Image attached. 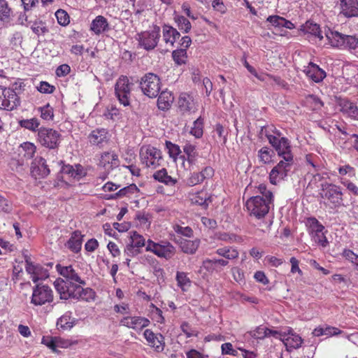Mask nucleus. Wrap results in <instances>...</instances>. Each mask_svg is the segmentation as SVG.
<instances>
[{
  "instance_id": "nucleus-2",
  "label": "nucleus",
  "mask_w": 358,
  "mask_h": 358,
  "mask_svg": "<svg viewBox=\"0 0 358 358\" xmlns=\"http://www.w3.org/2000/svg\"><path fill=\"white\" fill-rule=\"evenodd\" d=\"M325 35L333 47L350 50H355L358 47V38L354 36L345 35L330 29L325 33Z\"/></svg>"
},
{
  "instance_id": "nucleus-13",
  "label": "nucleus",
  "mask_w": 358,
  "mask_h": 358,
  "mask_svg": "<svg viewBox=\"0 0 358 358\" xmlns=\"http://www.w3.org/2000/svg\"><path fill=\"white\" fill-rule=\"evenodd\" d=\"M141 158L143 164L152 169L160 166L163 161L161 151L152 146L146 148L145 151L141 150Z\"/></svg>"
},
{
  "instance_id": "nucleus-18",
  "label": "nucleus",
  "mask_w": 358,
  "mask_h": 358,
  "mask_svg": "<svg viewBox=\"0 0 358 358\" xmlns=\"http://www.w3.org/2000/svg\"><path fill=\"white\" fill-rule=\"evenodd\" d=\"M31 170L32 176L39 178L47 177L50 173L49 166L46 164V160L43 157L34 159L31 164Z\"/></svg>"
},
{
  "instance_id": "nucleus-37",
  "label": "nucleus",
  "mask_w": 358,
  "mask_h": 358,
  "mask_svg": "<svg viewBox=\"0 0 358 358\" xmlns=\"http://www.w3.org/2000/svg\"><path fill=\"white\" fill-rule=\"evenodd\" d=\"M306 33L310 34L318 38L320 41L323 39V36L320 30V27L317 24L313 22L307 21L303 26V29Z\"/></svg>"
},
{
  "instance_id": "nucleus-59",
  "label": "nucleus",
  "mask_w": 358,
  "mask_h": 358,
  "mask_svg": "<svg viewBox=\"0 0 358 358\" xmlns=\"http://www.w3.org/2000/svg\"><path fill=\"white\" fill-rule=\"evenodd\" d=\"M55 337L52 336H43L42 338V343L45 345L53 352H57V350L55 349Z\"/></svg>"
},
{
  "instance_id": "nucleus-29",
  "label": "nucleus",
  "mask_w": 358,
  "mask_h": 358,
  "mask_svg": "<svg viewBox=\"0 0 358 358\" xmlns=\"http://www.w3.org/2000/svg\"><path fill=\"white\" fill-rule=\"evenodd\" d=\"M90 29L97 35L108 31L109 27L106 18L102 15L96 16L91 23Z\"/></svg>"
},
{
  "instance_id": "nucleus-38",
  "label": "nucleus",
  "mask_w": 358,
  "mask_h": 358,
  "mask_svg": "<svg viewBox=\"0 0 358 358\" xmlns=\"http://www.w3.org/2000/svg\"><path fill=\"white\" fill-rule=\"evenodd\" d=\"M215 253L220 256L224 257L226 259H235L238 257V252L235 248L229 247H224L218 248Z\"/></svg>"
},
{
  "instance_id": "nucleus-33",
  "label": "nucleus",
  "mask_w": 358,
  "mask_h": 358,
  "mask_svg": "<svg viewBox=\"0 0 358 358\" xmlns=\"http://www.w3.org/2000/svg\"><path fill=\"white\" fill-rule=\"evenodd\" d=\"M153 178L156 180H158L159 182H163L165 185L171 187L175 186V185L177 182L176 179H174L171 176L168 175L166 169H162L161 170L156 171L153 175Z\"/></svg>"
},
{
  "instance_id": "nucleus-23",
  "label": "nucleus",
  "mask_w": 358,
  "mask_h": 358,
  "mask_svg": "<svg viewBox=\"0 0 358 358\" xmlns=\"http://www.w3.org/2000/svg\"><path fill=\"white\" fill-rule=\"evenodd\" d=\"M118 165V156L116 154L105 152L101 155L99 166L103 167L107 171H110Z\"/></svg>"
},
{
  "instance_id": "nucleus-36",
  "label": "nucleus",
  "mask_w": 358,
  "mask_h": 358,
  "mask_svg": "<svg viewBox=\"0 0 358 358\" xmlns=\"http://www.w3.org/2000/svg\"><path fill=\"white\" fill-rule=\"evenodd\" d=\"M40 269V265H34L29 259H26V271L31 275V278L34 282H36L39 280L43 279V276H39Z\"/></svg>"
},
{
  "instance_id": "nucleus-24",
  "label": "nucleus",
  "mask_w": 358,
  "mask_h": 358,
  "mask_svg": "<svg viewBox=\"0 0 358 358\" xmlns=\"http://www.w3.org/2000/svg\"><path fill=\"white\" fill-rule=\"evenodd\" d=\"M337 103L341 107V111L348 114L350 117L357 119L358 117V108L347 98L339 97Z\"/></svg>"
},
{
  "instance_id": "nucleus-45",
  "label": "nucleus",
  "mask_w": 358,
  "mask_h": 358,
  "mask_svg": "<svg viewBox=\"0 0 358 358\" xmlns=\"http://www.w3.org/2000/svg\"><path fill=\"white\" fill-rule=\"evenodd\" d=\"M175 22L177 23L179 29L183 30L185 33H188L191 29L190 22L184 16L178 15L174 18Z\"/></svg>"
},
{
  "instance_id": "nucleus-56",
  "label": "nucleus",
  "mask_w": 358,
  "mask_h": 358,
  "mask_svg": "<svg viewBox=\"0 0 358 358\" xmlns=\"http://www.w3.org/2000/svg\"><path fill=\"white\" fill-rule=\"evenodd\" d=\"M203 181V178H202L200 172H194L187 180V183L190 186H194L197 184H200Z\"/></svg>"
},
{
  "instance_id": "nucleus-55",
  "label": "nucleus",
  "mask_w": 358,
  "mask_h": 358,
  "mask_svg": "<svg viewBox=\"0 0 358 358\" xmlns=\"http://www.w3.org/2000/svg\"><path fill=\"white\" fill-rule=\"evenodd\" d=\"M37 90L41 93L52 94L55 91V87L48 82L41 81L37 87Z\"/></svg>"
},
{
  "instance_id": "nucleus-4",
  "label": "nucleus",
  "mask_w": 358,
  "mask_h": 358,
  "mask_svg": "<svg viewBox=\"0 0 358 358\" xmlns=\"http://www.w3.org/2000/svg\"><path fill=\"white\" fill-rule=\"evenodd\" d=\"M321 197L328 201L331 208L341 206L343 203L341 188L332 183L322 184Z\"/></svg>"
},
{
  "instance_id": "nucleus-17",
  "label": "nucleus",
  "mask_w": 358,
  "mask_h": 358,
  "mask_svg": "<svg viewBox=\"0 0 358 358\" xmlns=\"http://www.w3.org/2000/svg\"><path fill=\"white\" fill-rule=\"evenodd\" d=\"M150 324V320L143 317H124L120 320V324L128 328H131L135 330H141L142 329L148 327Z\"/></svg>"
},
{
  "instance_id": "nucleus-53",
  "label": "nucleus",
  "mask_w": 358,
  "mask_h": 358,
  "mask_svg": "<svg viewBox=\"0 0 358 358\" xmlns=\"http://www.w3.org/2000/svg\"><path fill=\"white\" fill-rule=\"evenodd\" d=\"M32 31L37 35L43 34L48 31L45 23L42 21L34 22L31 27Z\"/></svg>"
},
{
  "instance_id": "nucleus-12",
  "label": "nucleus",
  "mask_w": 358,
  "mask_h": 358,
  "mask_svg": "<svg viewBox=\"0 0 358 358\" xmlns=\"http://www.w3.org/2000/svg\"><path fill=\"white\" fill-rule=\"evenodd\" d=\"M293 162L294 160L286 162L284 159L280 161L278 164L272 169L269 174L270 182L273 185H276L281 180H285L292 171Z\"/></svg>"
},
{
  "instance_id": "nucleus-22",
  "label": "nucleus",
  "mask_w": 358,
  "mask_h": 358,
  "mask_svg": "<svg viewBox=\"0 0 358 358\" xmlns=\"http://www.w3.org/2000/svg\"><path fill=\"white\" fill-rule=\"evenodd\" d=\"M57 271L61 275L66 279V282H76L80 285H85V280H82L71 266H62L57 265Z\"/></svg>"
},
{
  "instance_id": "nucleus-31",
  "label": "nucleus",
  "mask_w": 358,
  "mask_h": 358,
  "mask_svg": "<svg viewBox=\"0 0 358 358\" xmlns=\"http://www.w3.org/2000/svg\"><path fill=\"white\" fill-rule=\"evenodd\" d=\"M178 243L180 248L183 252L193 255L197 250L200 244V241L199 239L192 241L180 238Z\"/></svg>"
},
{
  "instance_id": "nucleus-64",
  "label": "nucleus",
  "mask_w": 358,
  "mask_h": 358,
  "mask_svg": "<svg viewBox=\"0 0 358 358\" xmlns=\"http://www.w3.org/2000/svg\"><path fill=\"white\" fill-rule=\"evenodd\" d=\"M98 246V241L95 238H91L85 243V248L88 252H94Z\"/></svg>"
},
{
  "instance_id": "nucleus-50",
  "label": "nucleus",
  "mask_w": 358,
  "mask_h": 358,
  "mask_svg": "<svg viewBox=\"0 0 358 358\" xmlns=\"http://www.w3.org/2000/svg\"><path fill=\"white\" fill-rule=\"evenodd\" d=\"M166 146L168 150L169 156L174 159H176L177 156L181 153L180 147L176 144L172 143L171 142L166 141Z\"/></svg>"
},
{
  "instance_id": "nucleus-61",
  "label": "nucleus",
  "mask_w": 358,
  "mask_h": 358,
  "mask_svg": "<svg viewBox=\"0 0 358 358\" xmlns=\"http://www.w3.org/2000/svg\"><path fill=\"white\" fill-rule=\"evenodd\" d=\"M342 333V331L339 329L330 326H324V335L327 336H332L339 335Z\"/></svg>"
},
{
  "instance_id": "nucleus-62",
  "label": "nucleus",
  "mask_w": 358,
  "mask_h": 358,
  "mask_svg": "<svg viewBox=\"0 0 358 358\" xmlns=\"http://www.w3.org/2000/svg\"><path fill=\"white\" fill-rule=\"evenodd\" d=\"M71 69L68 64H62L56 69V74L59 77L65 76L70 73Z\"/></svg>"
},
{
  "instance_id": "nucleus-41",
  "label": "nucleus",
  "mask_w": 358,
  "mask_h": 358,
  "mask_svg": "<svg viewBox=\"0 0 358 358\" xmlns=\"http://www.w3.org/2000/svg\"><path fill=\"white\" fill-rule=\"evenodd\" d=\"M178 285L183 290L185 291V287H188L191 285V281L185 272L178 271L176 276Z\"/></svg>"
},
{
  "instance_id": "nucleus-57",
  "label": "nucleus",
  "mask_w": 358,
  "mask_h": 358,
  "mask_svg": "<svg viewBox=\"0 0 358 358\" xmlns=\"http://www.w3.org/2000/svg\"><path fill=\"white\" fill-rule=\"evenodd\" d=\"M266 20L275 27H282L284 17L279 15H270Z\"/></svg>"
},
{
  "instance_id": "nucleus-9",
  "label": "nucleus",
  "mask_w": 358,
  "mask_h": 358,
  "mask_svg": "<svg viewBox=\"0 0 358 358\" xmlns=\"http://www.w3.org/2000/svg\"><path fill=\"white\" fill-rule=\"evenodd\" d=\"M160 38V27L155 26L151 31H143L137 34L136 40L140 47L146 50H153Z\"/></svg>"
},
{
  "instance_id": "nucleus-42",
  "label": "nucleus",
  "mask_w": 358,
  "mask_h": 358,
  "mask_svg": "<svg viewBox=\"0 0 358 358\" xmlns=\"http://www.w3.org/2000/svg\"><path fill=\"white\" fill-rule=\"evenodd\" d=\"M203 120L201 117L197 118L193 123L190 133L196 138H201L203 135Z\"/></svg>"
},
{
  "instance_id": "nucleus-8",
  "label": "nucleus",
  "mask_w": 358,
  "mask_h": 358,
  "mask_svg": "<svg viewBox=\"0 0 358 358\" xmlns=\"http://www.w3.org/2000/svg\"><path fill=\"white\" fill-rule=\"evenodd\" d=\"M61 134L51 128L41 127L38 132V140L44 147L55 149L60 143Z\"/></svg>"
},
{
  "instance_id": "nucleus-48",
  "label": "nucleus",
  "mask_w": 358,
  "mask_h": 358,
  "mask_svg": "<svg viewBox=\"0 0 358 358\" xmlns=\"http://www.w3.org/2000/svg\"><path fill=\"white\" fill-rule=\"evenodd\" d=\"M130 239V243L135 248H138L145 245V238L136 231L131 232Z\"/></svg>"
},
{
  "instance_id": "nucleus-16",
  "label": "nucleus",
  "mask_w": 358,
  "mask_h": 358,
  "mask_svg": "<svg viewBox=\"0 0 358 358\" xmlns=\"http://www.w3.org/2000/svg\"><path fill=\"white\" fill-rule=\"evenodd\" d=\"M88 140L92 145L102 148L108 144L110 140V135L106 129H96L89 134Z\"/></svg>"
},
{
  "instance_id": "nucleus-5",
  "label": "nucleus",
  "mask_w": 358,
  "mask_h": 358,
  "mask_svg": "<svg viewBox=\"0 0 358 358\" xmlns=\"http://www.w3.org/2000/svg\"><path fill=\"white\" fill-rule=\"evenodd\" d=\"M265 136L280 157H282L286 162L293 161L290 142L287 138L281 137L280 139H277L276 136H271L266 130L265 131Z\"/></svg>"
},
{
  "instance_id": "nucleus-46",
  "label": "nucleus",
  "mask_w": 358,
  "mask_h": 358,
  "mask_svg": "<svg viewBox=\"0 0 358 358\" xmlns=\"http://www.w3.org/2000/svg\"><path fill=\"white\" fill-rule=\"evenodd\" d=\"M202 266L209 273H220L222 271L220 268H217L213 259H206L203 260L202 262Z\"/></svg>"
},
{
  "instance_id": "nucleus-52",
  "label": "nucleus",
  "mask_w": 358,
  "mask_h": 358,
  "mask_svg": "<svg viewBox=\"0 0 358 358\" xmlns=\"http://www.w3.org/2000/svg\"><path fill=\"white\" fill-rule=\"evenodd\" d=\"M81 291L80 295L78 296L80 299L84 300L86 301H90V300H93L95 297V292L91 288H82L80 289Z\"/></svg>"
},
{
  "instance_id": "nucleus-3",
  "label": "nucleus",
  "mask_w": 358,
  "mask_h": 358,
  "mask_svg": "<svg viewBox=\"0 0 358 358\" xmlns=\"http://www.w3.org/2000/svg\"><path fill=\"white\" fill-rule=\"evenodd\" d=\"M13 86L15 88L0 85V109L11 111L20 105V97L15 92L17 84L15 83Z\"/></svg>"
},
{
  "instance_id": "nucleus-11",
  "label": "nucleus",
  "mask_w": 358,
  "mask_h": 358,
  "mask_svg": "<svg viewBox=\"0 0 358 358\" xmlns=\"http://www.w3.org/2000/svg\"><path fill=\"white\" fill-rule=\"evenodd\" d=\"M132 83L126 76H121L115 85V92L120 103L124 106L129 105Z\"/></svg>"
},
{
  "instance_id": "nucleus-25",
  "label": "nucleus",
  "mask_w": 358,
  "mask_h": 358,
  "mask_svg": "<svg viewBox=\"0 0 358 358\" xmlns=\"http://www.w3.org/2000/svg\"><path fill=\"white\" fill-rule=\"evenodd\" d=\"M341 12L347 17L358 16V1L357 0H340Z\"/></svg>"
},
{
  "instance_id": "nucleus-44",
  "label": "nucleus",
  "mask_w": 358,
  "mask_h": 358,
  "mask_svg": "<svg viewBox=\"0 0 358 358\" xmlns=\"http://www.w3.org/2000/svg\"><path fill=\"white\" fill-rule=\"evenodd\" d=\"M19 124L22 127L34 131L39 127L40 122L37 118L34 117L29 120H21L19 121Z\"/></svg>"
},
{
  "instance_id": "nucleus-19",
  "label": "nucleus",
  "mask_w": 358,
  "mask_h": 358,
  "mask_svg": "<svg viewBox=\"0 0 358 358\" xmlns=\"http://www.w3.org/2000/svg\"><path fill=\"white\" fill-rule=\"evenodd\" d=\"M178 106L182 113H191L196 110V105L193 97L187 93H182L178 101Z\"/></svg>"
},
{
  "instance_id": "nucleus-27",
  "label": "nucleus",
  "mask_w": 358,
  "mask_h": 358,
  "mask_svg": "<svg viewBox=\"0 0 358 358\" xmlns=\"http://www.w3.org/2000/svg\"><path fill=\"white\" fill-rule=\"evenodd\" d=\"M83 236L80 231H73L66 246L72 252L78 253L81 250Z\"/></svg>"
},
{
  "instance_id": "nucleus-47",
  "label": "nucleus",
  "mask_w": 358,
  "mask_h": 358,
  "mask_svg": "<svg viewBox=\"0 0 358 358\" xmlns=\"http://www.w3.org/2000/svg\"><path fill=\"white\" fill-rule=\"evenodd\" d=\"M10 11L8 2L6 0H0V20L5 21L8 20Z\"/></svg>"
},
{
  "instance_id": "nucleus-43",
  "label": "nucleus",
  "mask_w": 358,
  "mask_h": 358,
  "mask_svg": "<svg viewBox=\"0 0 358 358\" xmlns=\"http://www.w3.org/2000/svg\"><path fill=\"white\" fill-rule=\"evenodd\" d=\"M274 152L267 147H263L258 152L259 159L264 164H267L271 162V159Z\"/></svg>"
},
{
  "instance_id": "nucleus-15",
  "label": "nucleus",
  "mask_w": 358,
  "mask_h": 358,
  "mask_svg": "<svg viewBox=\"0 0 358 358\" xmlns=\"http://www.w3.org/2000/svg\"><path fill=\"white\" fill-rule=\"evenodd\" d=\"M54 285L57 292L59 294L61 299L66 300L71 299L72 296H76L73 294L78 285L73 283V282H66L63 279L58 278L54 282Z\"/></svg>"
},
{
  "instance_id": "nucleus-1",
  "label": "nucleus",
  "mask_w": 358,
  "mask_h": 358,
  "mask_svg": "<svg viewBox=\"0 0 358 358\" xmlns=\"http://www.w3.org/2000/svg\"><path fill=\"white\" fill-rule=\"evenodd\" d=\"M273 193L266 192L265 198L262 196L250 197L245 203L247 210L250 216L257 219L264 217L269 211V205L273 199Z\"/></svg>"
},
{
  "instance_id": "nucleus-7",
  "label": "nucleus",
  "mask_w": 358,
  "mask_h": 358,
  "mask_svg": "<svg viewBox=\"0 0 358 358\" xmlns=\"http://www.w3.org/2000/svg\"><path fill=\"white\" fill-rule=\"evenodd\" d=\"M53 292L52 289L43 284H37L33 287L31 303L36 306H43L53 301Z\"/></svg>"
},
{
  "instance_id": "nucleus-32",
  "label": "nucleus",
  "mask_w": 358,
  "mask_h": 358,
  "mask_svg": "<svg viewBox=\"0 0 358 358\" xmlns=\"http://www.w3.org/2000/svg\"><path fill=\"white\" fill-rule=\"evenodd\" d=\"M292 330H289L288 332V334H290L289 336L282 339L288 351L299 348L303 343V339L299 335L292 333Z\"/></svg>"
},
{
  "instance_id": "nucleus-54",
  "label": "nucleus",
  "mask_w": 358,
  "mask_h": 358,
  "mask_svg": "<svg viewBox=\"0 0 358 358\" xmlns=\"http://www.w3.org/2000/svg\"><path fill=\"white\" fill-rule=\"evenodd\" d=\"M22 148L25 151V153L24 155V157H26L27 159H31L33 157V156L36 152V147L34 146V145L33 143H29V142L24 143L22 145Z\"/></svg>"
},
{
  "instance_id": "nucleus-39",
  "label": "nucleus",
  "mask_w": 358,
  "mask_h": 358,
  "mask_svg": "<svg viewBox=\"0 0 358 358\" xmlns=\"http://www.w3.org/2000/svg\"><path fill=\"white\" fill-rule=\"evenodd\" d=\"M172 57L177 65L185 64L187 62V53L185 48H179L172 52Z\"/></svg>"
},
{
  "instance_id": "nucleus-58",
  "label": "nucleus",
  "mask_w": 358,
  "mask_h": 358,
  "mask_svg": "<svg viewBox=\"0 0 358 358\" xmlns=\"http://www.w3.org/2000/svg\"><path fill=\"white\" fill-rule=\"evenodd\" d=\"M222 355H229L236 356L237 351L233 348L232 344L230 343H223L221 346Z\"/></svg>"
},
{
  "instance_id": "nucleus-20",
  "label": "nucleus",
  "mask_w": 358,
  "mask_h": 358,
  "mask_svg": "<svg viewBox=\"0 0 358 358\" xmlns=\"http://www.w3.org/2000/svg\"><path fill=\"white\" fill-rule=\"evenodd\" d=\"M305 74L315 83H320L326 77V72L317 64L309 62L308 66L304 67Z\"/></svg>"
},
{
  "instance_id": "nucleus-40",
  "label": "nucleus",
  "mask_w": 358,
  "mask_h": 358,
  "mask_svg": "<svg viewBox=\"0 0 358 358\" xmlns=\"http://www.w3.org/2000/svg\"><path fill=\"white\" fill-rule=\"evenodd\" d=\"M138 189L135 184H131L129 186L124 187L120 189L117 192L114 194H112L108 197V199H116L118 197H122L127 196L129 194H134L135 192L138 191Z\"/></svg>"
},
{
  "instance_id": "nucleus-21",
  "label": "nucleus",
  "mask_w": 358,
  "mask_h": 358,
  "mask_svg": "<svg viewBox=\"0 0 358 358\" xmlns=\"http://www.w3.org/2000/svg\"><path fill=\"white\" fill-rule=\"evenodd\" d=\"M143 336L146 341L155 349L157 352H162L164 350V338L161 334L155 335L150 329H146L143 333Z\"/></svg>"
},
{
  "instance_id": "nucleus-51",
  "label": "nucleus",
  "mask_w": 358,
  "mask_h": 358,
  "mask_svg": "<svg viewBox=\"0 0 358 358\" xmlns=\"http://www.w3.org/2000/svg\"><path fill=\"white\" fill-rule=\"evenodd\" d=\"M55 16L57 19L58 23L62 26L67 25L70 22L68 13L62 9L57 10Z\"/></svg>"
},
{
  "instance_id": "nucleus-30",
  "label": "nucleus",
  "mask_w": 358,
  "mask_h": 358,
  "mask_svg": "<svg viewBox=\"0 0 358 358\" xmlns=\"http://www.w3.org/2000/svg\"><path fill=\"white\" fill-rule=\"evenodd\" d=\"M174 100L172 93L168 90L162 91L158 96L157 106L159 109L166 110L170 108Z\"/></svg>"
},
{
  "instance_id": "nucleus-63",
  "label": "nucleus",
  "mask_w": 358,
  "mask_h": 358,
  "mask_svg": "<svg viewBox=\"0 0 358 358\" xmlns=\"http://www.w3.org/2000/svg\"><path fill=\"white\" fill-rule=\"evenodd\" d=\"M55 337V349L57 350V348H66L69 346L71 345V343L69 340H65L64 338H62L60 337Z\"/></svg>"
},
{
  "instance_id": "nucleus-14",
  "label": "nucleus",
  "mask_w": 358,
  "mask_h": 358,
  "mask_svg": "<svg viewBox=\"0 0 358 358\" xmlns=\"http://www.w3.org/2000/svg\"><path fill=\"white\" fill-rule=\"evenodd\" d=\"M307 222L315 242L323 247H325L327 245L328 241L323 233L324 227L315 217H309Z\"/></svg>"
},
{
  "instance_id": "nucleus-49",
  "label": "nucleus",
  "mask_w": 358,
  "mask_h": 358,
  "mask_svg": "<svg viewBox=\"0 0 358 358\" xmlns=\"http://www.w3.org/2000/svg\"><path fill=\"white\" fill-rule=\"evenodd\" d=\"M41 112V117L45 120H52L54 117L53 108L47 103L43 107L38 108Z\"/></svg>"
},
{
  "instance_id": "nucleus-35",
  "label": "nucleus",
  "mask_w": 358,
  "mask_h": 358,
  "mask_svg": "<svg viewBox=\"0 0 358 358\" xmlns=\"http://www.w3.org/2000/svg\"><path fill=\"white\" fill-rule=\"evenodd\" d=\"M183 151L187 155V160L192 166L196 165L199 157V154L196 151V147L191 144H186L183 147Z\"/></svg>"
},
{
  "instance_id": "nucleus-26",
  "label": "nucleus",
  "mask_w": 358,
  "mask_h": 358,
  "mask_svg": "<svg viewBox=\"0 0 358 358\" xmlns=\"http://www.w3.org/2000/svg\"><path fill=\"white\" fill-rule=\"evenodd\" d=\"M163 40L166 44L173 47L177 38L180 36V33L173 27L164 24L162 27Z\"/></svg>"
},
{
  "instance_id": "nucleus-6",
  "label": "nucleus",
  "mask_w": 358,
  "mask_h": 358,
  "mask_svg": "<svg viewBox=\"0 0 358 358\" xmlns=\"http://www.w3.org/2000/svg\"><path fill=\"white\" fill-rule=\"evenodd\" d=\"M140 87L142 92L150 98L157 97L160 91V79L154 73H147L141 78Z\"/></svg>"
},
{
  "instance_id": "nucleus-28",
  "label": "nucleus",
  "mask_w": 358,
  "mask_h": 358,
  "mask_svg": "<svg viewBox=\"0 0 358 358\" xmlns=\"http://www.w3.org/2000/svg\"><path fill=\"white\" fill-rule=\"evenodd\" d=\"M61 171L77 180L80 179L86 175L85 171L80 164H76L75 166L71 165H63Z\"/></svg>"
},
{
  "instance_id": "nucleus-60",
  "label": "nucleus",
  "mask_w": 358,
  "mask_h": 358,
  "mask_svg": "<svg viewBox=\"0 0 358 358\" xmlns=\"http://www.w3.org/2000/svg\"><path fill=\"white\" fill-rule=\"evenodd\" d=\"M282 336H284V335L280 331L266 328L264 330V335H263L262 336H258L257 338H263L267 337V336H273L275 338H280V340H282Z\"/></svg>"
},
{
  "instance_id": "nucleus-10",
  "label": "nucleus",
  "mask_w": 358,
  "mask_h": 358,
  "mask_svg": "<svg viewBox=\"0 0 358 358\" xmlns=\"http://www.w3.org/2000/svg\"><path fill=\"white\" fill-rule=\"evenodd\" d=\"M147 251H151L157 256L166 259H171L176 254V248L169 242L155 243L148 240L146 246Z\"/></svg>"
},
{
  "instance_id": "nucleus-34",
  "label": "nucleus",
  "mask_w": 358,
  "mask_h": 358,
  "mask_svg": "<svg viewBox=\"0 0 358 358\" xmlns=\"http://www.w3.org/2000/svg\"><path fill=\"white\" fill-rule=\"evenodd\" d=\"M75 324V319L71 318V313L66 312L64 315L60 317L57 322L58 329L63 330L71 329Z\"/></svg>"
}]
</instances>
